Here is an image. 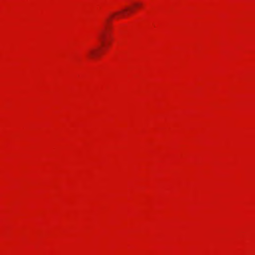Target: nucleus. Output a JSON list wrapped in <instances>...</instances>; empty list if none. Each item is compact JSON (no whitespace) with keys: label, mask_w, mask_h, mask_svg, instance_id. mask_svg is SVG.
<instances>
[{"label":"nucleus","mask_w":255,"mask_h":255,"mask_svg":"<svg viewBox=\"0 0 255 255\" xmlns=\"http://www.w3.org/2000/svg\"><path fill=\"white\" fill-rule=\"evenodd\" d=\"M89 56L94 58L98 56V49H91L89 52Z\"/></svg>","instance_id":"nucleus-2"},{"label":"nucleus","mask_w":255,"mask_h":255,"mask_svg":"<svg viewBox=\"0 0 255 255\" xmlns=\"http://www.w3.org/2000/svg\"><path fill=\"white\" fill-rule=\"evenodd\" d=\"M135 6H138V5H139V4H137H137H135Z\"/></svg>","instance_id":"nucleus-4"},{"label":"nucleus","mask_w":255,"mask_h":255,"mask_svg":"<svg viewBox=\"0 0 255 255\" xmlns=\"http://www.w3.org/2000/svg\"><path fill=\"white\" fill-rule=\"evenodd\" d=\"M127 11V9H124L123 11H118L116 12H114L111 15H109L108 17H107L105 21L104 22V27L105 30H110L111 29V22L112 19L116 16H119L120 14L125 12Z\"/></svg>","instance_id":"nucleus-1"},{"label":"nucleus","mask_w":255,"mask_h":255,"mask_svg":"<svg viewBox=\"0 0 255 255\" xmlns=\"http://www.w3.org/2000/svg\"><path fill=\"white\" fill-rule=\"evenodd\" d=\"M108 38V37L105 34H102L101 35H100L99 36V38L100 39V40H101V41L103 43H104L105 39H106Z\"/></svg>","instance_id":"nucleus-3"}]
</instances>
